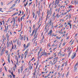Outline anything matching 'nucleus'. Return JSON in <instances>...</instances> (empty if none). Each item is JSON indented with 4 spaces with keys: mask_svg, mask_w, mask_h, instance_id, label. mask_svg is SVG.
Here are the masks:
<instances>
[{
    "mask_svg": "<svg viewBox=\"0 0 78 78\" xmlns=\"http://www.w3.org/2000/svg\"><path fill=\"white\" fill-rule=\"evenodd\" d=\"M64 73H63L62 76V78H64Z\"/></svg>",
    "mask_w": 78,
    "mask_h": 78,
    "instance_id": "53",
    "label": "nucleus"
},
{
    "mask_svg": "<svg viewBox=\"0 0 78 78\" xmlns=\"http://www.w3.org/2000/svg\"><path fill=\"white\" fill-rule=\"evenodd\" d=\"M2 8H0V11H1L2 12H3V11H2Z\"/></svg>",
    "mask_w": 78,
    "mask_h": 78,
    "instance_id": "47",
    "label": "nucleus"
},
{
    "mask_svg": "<svg viewBox=\"0 0 78 78\" xmlns=\"http://www.w3.org/2000/svg\"><path fill=\"white\" fill-rule=\"evenodd\" d=\"M25 36H24V41H25Z\"/></svg>",
    "mask_w": 78,
    "mask_h": 78,
    "instance_id": "59",
    "label": "nucleus"
},
{
    "mask_svg": "<svg viewBox=\"0 0 78 78\" xmlns=\"http://www.w3.org/2000/svg\"><path fill=\"white\" fill-rule=\"evenodd\" d=\"M65 66H67V61H66L65 63Z\"/></svg>",
    "mask_w": 78,
    "mask_h": 78,
    "instance_id": "33",
    "label": "nucleus"
},
{
    "mask_svg": "<svg viewBox=\"0 0 78 78\" xmlns=\"http://www.w3.org/2000/svg\"><path fill=\"white\" fill-rule=\"evenodd\" d=\"M11 44V43H10V42H9H9H7V47H9V44Z\"/></svg>",
    "mask_w": 78,
    "mask_h": 78,
    "instance_id": "15",
    "label": "nucleus"
},
{
    "mask_svg": "<svg viewBox=\"0 0 78 78\" xmlns=\"http://www.w3.org/2000/svg\"><path fill=\"white\" fill-rule=\"evenodd\" d=\"M34 57H33L32 58V59H30V61H33L34 59Z\"/></svg>",
    "mask_w": 78,
    "mask_h": 78,
    "instance_id": "61",
    "label": "nucleus"
},
{
    "mask_svg": "<svg viewBox=\"0 0 78 78\" xmlns=\"http://www.w3.org/2000/svg\"><path fill=\"white\" fill-rule=\"evenodd\" d=\"M64 64H65V63H64V62L63 63L62 65V67H63V66H64Z\"/></svg>",
    "mask_w": 78,
    "mask_h": 78,
    "instance_id": "50",
    "label": "nucleus"
},
{
    "mask_svg": "<svg viewBox=\"0 0 78 78\" xmlns=\"http://www.w3.org/2000/svg\"><path fill=\"white\" fill-rule=\"evenodd\" d=\"M51 73V71L49 72V74H48V75L46 76H45L44 78H47V77H48V76H50V74Z\"/></svg>",
    "mask_w": 78,
    "mask_h": 78,
    "instance_id": "11",
    "label": "nucleus"
},
{
    "mask_svg": "<svg viewBox=\"0 0 78 78\" xmlns=\"http://www.w3.org/2000/svg\"><path fill=\"white\" fill-rule=\"evenodd\" d=\"M66 44V42H64L63 44V46H64V45H65Z\"/></svg>",
    "mask_w": 78,
    "mask_h": 78,
    "instance_id": "60",
    "label": "nucleus"
},
{
    "mask_svg": "<svg viewBox=\"0 0 78 78\" xmlns=\"http://www.w3.org/2000/svg\"><path fill=\"white\" fill-rule=\"evenodd\" d=\"M6 40V37H5L4 35L2 36V40Z\"/></svg>",
    "mask_w": 78,
    "mask_h": 78,
    "instance_id": "27",
    "label": "nucleus"
},
{
    "mask_svg": "<svg viewBox=\"0 0 78 78\" xmlns=\"http://www.w3.org/2000/svg\"><path fill=\"white\" fill-rule=\"evenodd\" d=\"M15 69H16V68H15V67H13V70H14V72H15Z\"/></svg>",
    "mask_w": 78,
    "mask_h": 78,
    "instance_id": "51",
    "label": "nucleus"
},
{
    "mask_svg": "<svg viewBox=\"0 0 78 78\" xmlns=\"http://www.w3.org/2000/svg\"><path fill=\"white\" fill-rule=\"evenodd\" d=\"M28 49H27L25 53H24V55H25V58H26L27 57V54H28Z\"/></svg>",
    "mask_w": 78,
    "mask_h": 78,
    "instance_id": "7",
    "label": "nucleus"
},
{
    "mask_svg": "<svg viewBox=\"0 0 78 78\" xmlns=\"http://www.w3.org/2000/svg\"><path fill=\"white\" fill-rule=\"evenodd\" d=\"M39 65V61H37V66H36V67H37V66Z\"/></svg>",
    "mask_w": 78,
    "mask_h": 78,
    "instance_id": "44",
    "label": "nucleus"
},
{
    "mask_svg": "<svg viewBox=\"0 0 78 78\" xmlns=\"http://www.w3.org/2000/svg\"><path fill=\"white\" fill-rule=\"evenodd\" d=\"M78 65V62L76 63L74 67V70L75 72L77 70V66Z\"/></svg>",
    "mask_w": 78,
    "mask_h": 78,
    "instance_id": "4",
    "label": "nucleus"
},
{
    "mask_svg": "<svg viewBox=\"0 0 78 78\" xmlns=\"http://www.w3.org/2000/svg\"><path fill=\"white\" fill-rule=\"evenodd\" d=\"M59 0H58L55 3H56L57 4V5H59Z\"/></svg>",
    "mask_w": 78,
    "mask_h": 78,
    "instance_id": "20",
    "label": "nucleus"
},
{
    "mask_svg": "<svg viewBox=\"0 0 78 78\" xmlns=\"http://www.w3.org/2000/svg\"><path fill=\"white\" fill-rule=\"evenodd\" d=\"M31 4H32V2H31L30 3H29V6H30L31 5Z\"/></svg>",
    "mask_w": 78,
    "mask_h": 78,
    "instance_id": "64",
    "label": "nucleus"
},
{
    "mask_svg": "<svg viewBox=\"0 0 78 78\" xmlns=\"http://www.w3.org/2000/svg\"><path fill=\"white\" fill-rule=\"evenodd\" d=\"M35 32V30H33L32 33L30 34V36H32L33 35V34H34V33Z\"/></svg>",
    "mask_w": 78,
    "mask_h": 78,
    "instance_id": "13",
    "label": "nucleus"
},
{
    "mask_svg": "<svg viewBox=\"0 0 78 78\" xmlns=\"http://www.w3.org/2000/svg\"><path fill=\"white\" fill-rule=\"evenodd\" d=\"M9 59H10V55L9 54L8 55V61L9 63H10V60H9Z\"/></svg>",
    "mask_w": 78,
    "mask_h": 78,
    "instance_id": "9",
    "label": "nucleus"
},
{
    "mask_svg": "<svg viewBox=\"0 0 78 78\" xmlns=\"http://www.w3.org/2000/svg\"><path fill=\"white\" fill-rule=\"evenodd\" d=\"M48 24L49 26H51V28L53 27V23L52 22V19H50L49 20Z\"/></svg>",
    "mask_w": 78,
    "mask_h": 78,
    "instance_id": "2",
    "label": "nucleus"
},
{
    "mask_svg": "<svg viewBox=\"0 0 78 78\" xmlns=\"http://www.w3.org/2000/svg\"><path fill=\"white\" fill-rule=\"evenodd\" d=\"M18 72L19 74H20V69H18Z\"/></svg>",
    "mask_w": 78,
    "mask_h": 78,
    "instance_id": "49",
    "label": "nucleus"
},
{
    "mask_svg": "<svg viewBox=\"0 0 78 78\" xmlns=\"http://www.w3.org/2000/svg\"><path fill=\"white\" fill-rule=\"evenodd\" d=\"M58 60V57H55V58H54L53 61V62H54V64H55L56 62H57Z\"/></svg>",
    "mask_w": 78,
    "mask_h": 78,
    "instance_id": "5",
    "label": "nucleus"
},
{
    "mask_svg": "<svg viewBox=\"0 0 78 78\" xmlns=\"http://www.w3.org/2000/svg\"><path fill=\"white\" fill-rule=\"evenodd\" d=\"M15 58L16 59V61L19 60V59H18V58L17 57V56H16V55H15Z\"/></svg>",
    "mask_w": 78,
    "mask_h": 78,
    "instance_id": "22",
    "label": "nucleus"
},
{
    "mask_svg": "<svg viewBox=\"0 0 78 78\" xmlns=\"http://www.w3.org/2000/svg\"><path fill=\"white\" fill-rule=\"evenodd\" d=\"M21 29L22 28V27H23V24H22V23H21Z\"/></svg>",
    "mask_w": 78,
    "mask_h": 78,
    "instance_id": "40",
    "label": "nucleus"
},
{
    "mask_svg": "<svg viewBox=\"0 0 78 78\" xmlns=\"http://www.w3.org/2000/svg\"><path fill=\"white\" fill-rule=\"evenodd\" d=\"M1 5H2V6H3V2H1Z\"/></svg>",
    "mask_w": 78,
    "mask_h": 78,
    "instance_id": "58",
    "label": "nucleus"
},
{
    "mask_svg": "<svg viewBox=\"0 0 78 78\" xmlns=\"http://www.w3.org/2000/svg\"><path fill=\"white\" fill-rule=\"evenodd\" d=\"M13 22H14V23L13 24V27H14V26H15V25H16V23H15V19L14 20Z\"/></svg>",
    "mask_w": 78,
    "mask_h": 78,
    "instance_id": "23",
    "label": "nucleus"
},
{
    "mask_svg": "<svg viewBox=\"0 0 78 78\" xmlns=\"http://www.w3.org/2000/svg\"><path fill=\"white\" fill-rule=\"evenodd\" d=\"M33 13V16H35V13H34V12H32Z\"/></svg>",
    "mask_w": 78,
    "mask_h": 78,
    "instance_id": "48",
    "label": "nucleus"
},
{
    "mask_svg": "<svg viewBox=\"0 0 78 78\" xmlns=\"http://www.w3.org/2000/svg\"><path fill=\"white\" fill-rule=\"evenodd\" d=\"M57 18H58V17H60V15H59V14L58 13H57L56 14V16H55Z\"/></svg>",
    "mask_w": 78,
    "mask_h": 78,
    "instance_id": "19",
    "label": "nucleus"
},
{
    "mask_svg": "<svg viewBox=\"0 0 78 78\" xmlns=\"http://www.w3.org/2000/svg\"><path fill=\"white\" fill-rule=\"evenodd\" d=\"M70 18H71V14L69 15V16H68Z\"/></svg>",
    "mask_w": 78,
    "mask_h": 78,
    "instance_id": "55",
    "label": "nucleus"
},
{
    "mask_svg": "<svg viewBox=\"0 0 78 78\" xmlns=\"http://www.w3.org/2000/svg\"><path fill=\"white\" fill-rule=\"evenodd\" d=\"M25 15H24L21 18V20H22V19H24V17H25Z\"/></svg>",
    "mask_w": 78,
    "mask_h": 78,
    "instance_id": "25",
    "label": "nucleus"
},
{
    "mask_svg": "<svg viewBox=\"0 0 78 78\" xmlns=\"http://www.w3.org/2000/svg\"><path fill=\"white\" fill-rule=\"evenodd\" d=\"M53 57H50L48 58V60H49V59H53Z\"/></svg>",
    "mask_w": 78,
    "mask_h": 78,
    "instance_id": "35",
    "label": "nucleus"
},
{
    "mask_svg": "<svg viewBox=\"0 0 78 78\" xmlns=\"http://www.w3.org/2000/svg\"><path fill=\"white\" fill-rule=\"evenodd\" d=\"M55 12H54L52 15V17H54V16H55Z\"/></svg>",
    "mask_w": 78,
    "mask_h": 78,
    "instance_id": "42",
    "label": "nucleus"
},
{
    "mask_svg": "<svg viewBox=\"0 0 78 78\" xmlns=\"http://www.w3.org/2000/svg\"><path fill=\"white\" fill-rule=\"evenodd\" d=\"M53 30H50L49 31V33L48 34V35H49L50 34V36H51V33H52V32Z\"/></svg>",
    "mask_w": 78,
    "mask_h": 78,
    "instance_id": "8",
    "label": "nucleus"
},
{
    "mask_svg": "<svg viewBox=\"0 0 78 78\" xmlns=\"http://www.w3.org/2000/svg\"><path fill=\"white\" fill-rule=\"evenodd\" d=\"M52 17H53V19H54V20H55V17H56V16H52Z\"/></svg>",
    "mask_w": 78,
    "mask_h": 78,
    "instance_id": "54",
    "label": "nucleus"
},
{
    "mask_svg": "<svg viewBox=\"0 0 78 78\" xmlns=\"http://www.w3.org/2000/svg\"><path fill=\"white\" fill-rule=\"evenodd\" d=\"M69 72H68L66 74V77H67V76H68V75H69Z\"/></svg>",
    "mask_w": 78,
    "mask_h": 78,
    "instance_id": "38",
    "label": "nucleus"
},
{
    "mask_svg": "<svg viewBox=\"0 0 78 78\" xmlns=\"http://www.w3.org/2000/svg\"><path fill=\"white\" fill-rule=\"evenodd\" d=\"M76 56V54H75L73 55H72V56L71 57L72 59H74V58H75Z\"/></svg>",
    "mask_w": 78,
    "mask_h": 78,
    "instance_id": "14",
    "label": "nucleus"
},
{
    "mask_svg": "<svg viewBox=\"0 0 78 78\" xmlns=\"http://www.w3.org/2000/svg\"><path fill=\"white\" fill-rule=\"evenodd\" d=\"M41 15H42V17H41V19H42L43 18V16H44V13H42Z\"/></svg>",
    "mask_w": 78,
    "mask_h": 78,
    "instance_id": "46",
    "label": "nucleus"
},
{
    "mask_svg": "<svg viewBox=\"0 0 78 78\" xmlns=\"http://www.w3.org/2000/svg\"><path fill=\"white\" fill-rule=\"evenodd\" d=\"M69 8H72V5H69V7H68Z\"/></svg>",
    "mask_w": 78,
    "mask_h": 78,
    "instance_id": "43",
    "label": "nucleus"
},
{
    "mask_svg": "<svg viewBox=\"0 0 78 78\" xmlns=\"http://www.w3.org/2000/svg\"><path fill=\"white\" fill-rule=\"evenodd\" d=\"M51 14H52V11L51 10V8H50V10H47V16L46 20H47V18L48 17V16H51Z\"/></svg>",
    "mask_w": 78,
    "mask_h": 78,
    "instance_id": "1",
    "label": "nucleus"
},
{
    "mask_svg": "<svg viewBox=\"0 0 78 78\" xmlns=\"http://www.w3.org/2000/svg\"><path fill=\"white\" fill-rule=\"evenodd\" d=\"M14 46L13 45V44H12L11 51H12V50H14Z\"/></svg>",
    "mask_w": 78,
    "mask_h": 78,
    "instance_id": "29",
    "label": "nucleus"
},
{
    "mask_svg": "<svg viewBox=\"0 0 78 78\" xmlns=\"http://www.w3.org/2000/svg\"><path fill=\"white\" fill-rule=\"evenodd\" d=\"M16 45L14 44V49H15V50H16L17 49V48H16Z\"/></svg>",
    "mask_w": 78,
    "mask_h": 78,
    "instance_id": "34",
    "label": "nucleus"
},
{
    "mask_svg": "<svg viewBox=\"0 0 78 78\" xmlns=\"http://www.w3.org/2000/svg\"><path fill=\"white\" fill-rule=\"evenodd\" d=\"M42 53L43 56H47V55H48V53H47L45 52H42Z\"/></svg>",
    "mask_w": 78,
    "mask_h": 78,
    "instance_id": "12",
    "label": "nucleus"
},
{
    "mask_svg": "<svg viewBox=\"0 0 78 78\" xmlns=\"http://www.w3.org/2000/svg\"><path fill=\"white\" fill-rule=\"evenodd\" d=\"M8 33H7L6 34V37H9V36L8 35Z\"/></svg>",
    "mask_w": 78,
    "mask_h": 78,
    "instance_id": "30",
    "label": "nucleus"
},
{
    "mask_svg": "<svg viewBox=\"0 0 78 78\" xmlns=\"http://www.w3.org/2000/svg\"><path fill=\"white\" fill-rule=\"evenodd\" d=\"M5 49L6 48H3L2 51L1 52L0 55L1 56H2V55H3V54H4V53H5Z\"/></svg>",
    "mask_w": 78,
    "mask_h": 78,
    "instance_id": "6",
    "label": "nucleus"
},
{
    "mask_svg": "<svg viewBox=\"0 0 78 78\" xmlns=\"http://www.w3.org/2000/svg\"><path fill=\"white\" fill-rule=\"evenodd\" d=\"M20 37H21V39L22 40H22H23V37H22V36H20Z\"/></svg>",
    "mask_w": 78,
    "mask_h": 78,
    "instance_id": "52",
    "label": "nucleus"
},
{
    "mask_svg": "<svg viewBox=\"0 0 78 78\" xmlns=\"http://www.w3.org/2000/svg\"><path fill=\"white\" fill-rule=\"evenodd\" d=\"M58 56H62V52H61V51H59L58 53Z\"/></svg>",
    "mask_w": 78,
    "mask_h": 78,
    "instance_id": "10",
    "label": "nucleus"
},
{
    "mask_svg": "<svg viewBox=\"0 0 78 78\" xmlns=\"http://www.w3.org/2000/svg\"><path fill=\"white\" fill-rule=\"evenodd\" d=\"M56 38H57V39H61V37H58V36H56Z\"/></svg>",
    "mask_w": 78,
    "mask_h": 78,
    "instance_id": "37",
    "label": "nucleus"
},
{
    "mask_svg": "<svg viewBox=\"0 0 78 78\" xmlns=\"http://www.w3.org/2000/svg\"><path fill=\"white\" fill-rule=\"evenodd\" d=\"M27 5H28V1L26 3V4H24L25 8V7H26V6H27Z\"/></svg>",
    "mask_w": 78,
    "mask_h": 78,
    "instance_id": "31",
    "label": "nucleus"
},
{
    "mask_svg": "<svg viewBox=\"0 0 78 78\" xmlns=\"http://www.w3.org/2000/svg\"><path fill=\"white\" fill-rule=\"evenodd\" d=\"M5 31H7L8 30V26H7L6 27V26H5Z\"/></svg>",
    "mask_w": 78,
    "mask_h": 78,
    "instance_id": "18",
    "label": "nucleus"
},
{
    "mask_svg": "<svg viewBox=\"0 0 78 78\" xmlns=\"http://www.w3.org/2000/svg\"><path fill=\"white\" fill-rule=\"evenodd\" d=\"M63 7V9H64V8H65V5H62L60 7V8H61Z\"/></svg>",
    "mask_w": 78,
    "mask_h": 78,
    "instance_id": "24",
    "label": "nucleus"
},
{
    "mask_svg": "<svg viewBox=\"0 0 78 78\" xmlns=\"http://www.w3.org/2000/svg\"><path fill=\"white\" fill-rule=\"evenodd\" d=\"M67 12H67H67H65L64 13V15H66V14H67Z\"/></svg>",
    "mask_w": 78,
    "mask_h": 78,
    "instance_id": "57",
    "label": "nucleus"
},
{
    "mask_svg": "<svg viewBox=\"0 0 78 78\" xmlns=\"http://www.w3.org/2000/svg\"><path fill=\"white\" fill-rule=\"evenodd\" d=\"M30 43H28L27 44L26 46V45L25 44H24L23 45L24 48H25V49H26L27 48H28V47H29V46H30Z\"/></svg>",
    "mask_w": 78,
    "mask_h": 78,
    "instance_id": "3",
    "label": "nucleus"
},
{
    "mask_svg": "<svg viewBox=\"0 0 78 78\" xmlns=\"http://www.w3.org/2000/svg\"><path fill=\"white\" fill-rule=\"evenodd\" d=\"M21 59H23V54H22L21 55Z\"/></svg>",
    "mask_w": 78,
    "mask_h": 78,
    "instance_id": "32",
    "label": "nucleus"
},
{
    "mask_svg": "<svg viewBox=\"0 0 78 78\" xmlns=\"http://www.w3.org/2000/svg\"><path fill=\"white\" fill-rule=\"evenodd\" d=\"M40 52H41V51H39L38 52V54H37V56H38V57H39V54H40Z\"/></svg>",
    "mask_w": 78,
    "mask_h": 78,
    "instance_id": "36",
    "label": "nucleus"
},
{
    "mask_svg": "<svg viewBox=\"0 0 78 78\" xmlns=\"http://www.w3.org/2000/svg\"><path fill=\"white\" fill-rule=\"evenodd\" d=\"M19 14V12H16L14 13V14H13L12 15V16H14L15 15H16V14Z\"/></svg>",
    "mask_w": 78,
    "mask_h": 78,
    "instance_id": "26",
    "label": "nucleus"
},
{
    "mask_svg": "<svg viewBox=\"0 0 78 78\" xmlns=\"http://www.w3.org/2000/svg\"><path fill=\"white\" fill-rule=\"evenodd\" d=\"M27 69H25V72H26L27 71Z\"/></svg>",
    "mask_w": 78,
    "mask_h": 78,
    "instance_id": "62",
    "label": "nucleus"
},
{
    "mask_svg": "<svg viewBox=\"0 0 78 78\" xmlns=\"http://www.w3.org/2000/svg\"><path fill=\"white\" fill-rule=\"evenodd\" d=\"M43 55V54H42V52L40 54V57H41L42 56V55Z\"/></svg>",
    "mask_w": 78,
    "mask_h": 78,
    "instance_id": "45",
    "label": "nucleus"
},
{
    "mask_svg": "<svg viewBox=\"0 0 78 78\" xmlns=\"http://www.w3.org/2000/svg\"><path fill=\"white\" fill-rule=\"evenodd\" d=\"M37 14H38V16H40V15H41V12H40V10H39L38 11H37Z\"/></svg>",
    "mask_w": 78,
    "mask_h": 78,
    "instance_id": "16",
    "label": "nucleus"
},
{
    "mask_svg": "<svg viewBox=\"0 0 78 78\" xmlns=\"http://www.w3.org/2000/svg\"><path fill=\"white\" fill-rule=\"evenodd\" d=\"M20 72L22 73V72L23 71V66H22L20 68Z\"/></svg>",
    "mask_w": 78,
    "mask_h": 78,
    "instance_id": "17",
    "label": "nucleus"
},
{
    "mask_svg": "<svg viewBox=\"0 0 78 78\" xmlns=\"http://www.w3.org/2000/svg\"><path fill=\"white\" fill-rule=\"evenodd\" d=\"M75 3H76V5H77L78 4V1H77Z\"/></svg>",
    "mask_w": 78,
    "mask_h": 78,
    "instance_id": "63",
    "label": "nucleus"
},
{
    "mask_svg": "<svg viewBox=\"0 0 78 78\" xmlns=\"http://www.w3.org/2000/svg\"><path fill=\"white\" fill-rule=\"evenodd\" d=\"M2 40V43L3 44H4V42H5V40Z\"/></svg>",
    "mask_w": 78,
    "mask_h": 78,
    "instance_id": "41",
    "label": "nucleus"
},
{
    "mask_svg": "<svg viewBox=\"0 0 78 78\" xmlns=\"http://www.w3.org/2000/svg\"><path fill=\"white\" fill-rule=\"evenodd\" d=\"M15 58L16 59V61L19 60V59H18V58L17 57V56H16V55H15Z\"/></svg>",
    "mask_w": 78,
    "mask_h": 78,
    "instance_id": "21",
    "label": "nucleus"
},
{
    "mask_svg": "<svg viewBox=\"0 0 78 78\" xmlns=\"http://www.w3.org/2000/svg\"><path fill=\"white\" fill-rule=\"evenodd\" d=\"M72 3H73V2H74V3H76V0H72Z\"/></svg>",
    "mask_w": 78,
    "mask_h": 78,
    "instance_id": "28",
    "label": "nucleus"
},
{
    "mask_svg": "<svg viewBox=\"0 0 78 78\" xmlns=\"http://www.w3.org/2000/svg\"><path fill=\"white\" fill-rule=\"evenodd\" d=\"M11 74H12V76H14V75L13 74V72H11Z\"/></svg>",
    "mask_w": 78,
    "mask_h": 78,
    "instance_id": "56",
    "label": "nucleus"
},
{
    "mask_svg": "<svg viewBox=\"0 0 78 78\" xmlns=\"http://www.w3.org/2000/svg\"><path fill=\"white\" fill-rule=\"evenodd\" d=\"M37 32V29H36L35 30V34L34 35V37H35V36H36V33Z\"/></svg>",
    "mask_w": 78,
    "mask_h": 78,
    "instance_id": "39",
    "label": "nucleus"
}]
</instances>
